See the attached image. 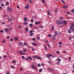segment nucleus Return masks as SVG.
<instances>
[{
    "mask_svg": "<svg viewBox=\"0 0 74 74\" xmlns=\"http://www.w3.org/2000/svg\"><path fill=\"white\" fill-rule=\"evenodd\" d=\"M70 29L74 32V24H72L70 27Z\"/></svg>",
    "mask_w": 74,
    "mask_h": 74,
    "instance_id": "obj_1",
    "label": "nucleus"
},
{
    "mask_svg": "<svg viewBox=\"0 0 74 74\" xmlns=\"http://www.w3.org/2000/svg\"><path fill=\"white\" fill-rule=\"evenodd\" d=\"M57 23L58 24V25H60V24H62L63 23L62 21L60 20H58L57 21Z\"/></svg>",
    "mask_w": 74,
    "mask_h": 74,
    "instance_id": "obj_2",
    "label": "nucleus"
},
{
    "mask_svg": "<svg viewBox=\"0 0 74 74\" xmlns=\"http://www.w3.org/2000/svg\"><path fill=\"white\" fill-rule=\"evenodd\" d=\"M34 57L35 58H37V59H41V57H40L39 56H34Z\"/></svg>",
    "mask_w": 74,
    "mask_h": 74,
    "instance_id": "obj_3",
    "label": "nucleus"
},
{
    "mask_svg": "<svg viewBox=\"0 0 74 74\" xmlns=\"http://www.w3.org/2000/svg\"><path fill=\"white\" fill-rule=\"evenodd\" d=\"M7 10H8V12H10V11H11V8H10V7H8L7 8Z\"/></svg>",
    "mask_w": 74,
    "mask_h": 74,
    "instance_id": "obj_4",
    "label": "nucleus"
},
{
    "mask_svg": "<svg viewBox=\"0 0 74 74\" xmlns=\"http://www.w3.org/2000/svg\"><path fill=\"white\" fill-rule=\"evenodd\" d=\"M50 56H52V55L51 54H48L47 56V57L48 58H50Z\"/></svg>",
    "mask_w": 74,
    "mask_h": 74,
    "instance_id": "obj_5",
    "label": "nucleus"
},
{
    "mask_svg": "<svg viewBox=\"0 0 74 74\" xmlns=\"http://www.w3.org/2000/svg\"><path fill=\"white\" fill-rule=\"evenodd\" d=\"M5 31L6 33H8L9 32V29L8 28H6L5 30Z\"/></svg>",
    "mask_w": 74,
    "mask_h": 74,
    "instance_id": "obj_6",
    "label": "nucleus"
},
{
    "mask_svg": "<svg viewBox=\"0 0 74 74\" xmlns=\"http://www.w3.org/2000/svg\"><path fill=\"white\" fill-rule=\"evenodd\" d=\"M19 53L20 54H21V55H26V53H23L22 51H20V52Z\"/></svg>",
    "mask_w": 74,
    "mask_h": 74,
    "instance_id": "obj_7",
    "label": "nucleus"
},
{
    "mask_svg": "<svg viewBox=\"0 0 74 74\" xmlns=\"http://www.w3.org/2000/svg\"><path fill=\"white\" fill-rule=\"evenodd\" d=\"M68 32L69 34L71 33V31L70 29H69L68 30Z\"/></svg>",
    "mask_w": 74,
    "mask_h": 74,
    "instance_id": "obj_8",
    "label": "nucleus"
},
{
    "mask_svg": "<svg viewBox=\"0 0 74 74\" xmlns=\"http://www.w3.org/2000/svg\"><path fill=\"white\" fill-rule=\"evenodd\" d=\"M41 23V21H40L39 22H35V25H38V24H40V23Z\"/></svg>",
    "mask_w": 74,
    "mask_h": 74,
    "instance_id": "obj_9",
    "label": "nucleus"
},
{
    "mask_svg": "<svg viewBox=\"0 0 74 74\" xmlns=\"http://www.w3.org/2000/svg\"><path fill=\"white\" fill-rule=\"evenodd\" d=\"M32 44L33 45H34V46H36V45H37V44L36 43H32Z\"/></svg>",
    "mask_w": 74,
    "mask_h": 74,
    "instance_id": "obj_10",
    "label": "nucleus"
},
{
    "mask_svg": "<svg viewBox=\"0 0 74 74\" xmlns=\"http://www.w3.org/2000/svg\"><path fill=\"white\" fill-rule=\"evenodd\" d=\"M29 35L30 36H33V35L34 34L33 33L29 32Z\"/></svg>",
    "mask_w": 74,
    "mask_h": 74,
    "instance_id": "obj_11",
    "label": "nucleus"
},
{
    "mask_svg": "<svg viewBox=\"0 0 74 74\" xmlns=\"http://www.w3.org/2000/svg\"><path fill=\"white\" fill-rule=\"evenodd\" d=\"M29 8V6H26L25 8V9H27Z\"/></svg>",
    "mask_w": 74,
    "mask_h": 74,
    "instance_id": "obj_12",
    "label": "nucleus"
},
{
    "mask_svg": "<svg viewBox=\"0 0 74 74\" xmlns=\"http://www.w3.org/2000/svg\"><path fill=\"white\" fill-rule=\"evenodd\" d=\"M54 33H55V35H56V36H58V33L56 31H55V32Z\"/></svg>",
    "mask_w": 74,
    "mask_h": 74,
    "instance_id": "obj_13",
    "label": "nucleus"
},
{
    "mask_svg": "<svg viewBox=\"0 0 74 74\" xmlns=\"http://www.w3.org/2000/svg\"><path fill=\"white\" fill-rule=\"evenodd\" d=\"M14 40H15L16 41H17L18 40V37H15L14 38Z\"/></svg>",
    "mask_w": 74,
    "mask_h": 74,
    "instance_id": "obj_14",
    "label": "nucleus"
},
{
    "mask_svg": "<svg viewBox=\"0 0 74 74\" xmlns=\"http://www.w3.org/2000/svg\"><path fill=\"white\" fill-rule=\"evenodd\" d=\"M57 60H58V62H60V59L59 58H58L56 59Z\"/></svg>",
    "mask_w": 74,
    "mask_h": 74,
    "instance_id": "obj_15",
    "label": "nucleus"
},
{
    "mask_svg": "<svg viewBox=\"0 0 74 74\" xmlns=\"http://www.w3.org/2000/svg\"><path fill=\"white\" fill-rule=\"evenodd\" d=\"M58 9H56L55 10V12L56 13H57V12H58Z\"/></svg>",
    "mask_w": 74,
    "mask_h": 74,
    "instance_id": "obj_16",
    "label": "nucleus"
},
{
    "mask_svg": "<svg viewBox=\"0 0 74 74\" xmlns=\"http://www.w3.org/2000/svg\"><path fill=\"white\" fill-rule=\"evenodd\" d=\"M63 8H67L68 7H67V6H63Z\"/></svg>",
    "mask_w": 74,
    "mask_h": 74,
    "instance_id": "obj_17",
    "label": "nucleus"
},
{
    "mask_svg": "<svg viewBox=\"0 0 74 74\" xmlns=\"http://www.w3.org/2000/svg\"><path fill=\"white\" fill-rule=\"evenodd\" d=\"M28 28L26 27V28L25 29L26 32H28Z\"/></svg>",
    "mask_w": 74,
    "mask_h": 74,
    "instance_id": "obj_18",
    "label": "nucleus"
},
{
    "mask_svg": "<svg viewBox=\"0 0 74 74\" xmlns=\"http://www.w3.org/2000/svg\"><path fill=\"white\" fill-rule=\"evenodd\" d=\"M27 18H24V21H27Z\"/></svg>",
    "mask_w": 74,
    "mask_h": 74,
    "instance_id": "obj_19",
    "label": "nucleus"
},
{
    "mask_svg": "<svg viewBox=\"0 0 74 74\" xmlns=\"http://www.w3.org/2000/svg\"><path fill=\"white\" fill-rule=\"evenodd\" d=\"M32 40L33 41H36V39L35 38H33L32 39Z\"/></svg>",
    "mask_w": 74,
    "mask_h": 74,
    "instance_id": "obj_20",
    "label": "nucleus"
},
{
    "mask_svg": "<svg viewBox=\"0 0 74 74\" xmlns=\"http://www.w3.org/2000/svg\"><path fill=\"white\" fill-rule=\"evenodd\" d=\"M23 25H27V23L26 22H24V23H23Z\"/></svg>",
    "mask_w": 74,
    "mask_h": 74,
    "instance_id": "obj_21",
    "label": "nucleus"
},
{
    "mask_svg": "<svg viewBox=\"0 0 74 74\" xmlns=\"http://www.w3.org/2000/svg\"><path fill=\"white\" fill-rule=\"evenodd\" d=\"M28 59H29L30 60H33V59L32 58V57H30L29 56H28Z\"/></svg>",
    "mask_w": 74,
    "mask_h": 74,
    "instance_id": "obj_22",
    "label": "nucleus"
},
{
    "mask_svg": "<svg viewBox=\"0 0 74 74\" xmlns=\"http://www.w3.org/2000/svg\"><path fill=\"white\" fill-rule=\"evenodd\" d=\"M34 31V30H31L30 31H29V33H33Z\"/></svg>",
    "mask_w": 74,
    "mask_h": 74,
    "instance_id": "obj_23",
    "label": "nucleus"
},
{
    "mask_svg": "<svg viewBox=\"0 0 74 74\" xmlns=\"http://www.w3.org/2000/svg\"><path fill=\"white\" fill-rule=\"evenodd\" d=\"M25 60H29V58L28 57L27 58H25Z\"/></svg>",
    "mask_w": 74,
    "mask_h": 74,
    "instance_id": "obj_24",
    "label": "nucleus"
},
{
    "mask_svg": "<svg viewBox=\"0 0 74 74\" xmlns=\"http://www.w3.org/2000/svg\"><path fill=\"white\" fill-rule=\"evenodd\" d=\"M47 12L48 14H50V15H52V14H50V13H49V10H48Z\"/></svg>",
    "mask_w": 74,
    "mask_h": 74,
    "instance_id": "obj_25",
    "label": "nucleus"
},
{
    "mask_svg": "<svg viewBox=\"0 0 74 74\" xmlns=\"http://www.w3.org/2000/svg\"><path fill=\"white\" fill-rule=\"evenodd\" d=\"M19 45H22V43L20 42L19 43Z\"/></svg>",
    "mask_w": 74,
    "mask_h": 74,
    "instance_id": "obj_26",
    "label": "nucleus"
},
{
    "mask_svg": "<svg viewBox=\"0 0 74 74\" xmlns=\"http://www.w3.org/2000/svg\"><path fill=\"white\" fill-rule=\"evenodd\" d=\"M39 72H41V71H42V69H39Z\"/></svg>",
    "mask_w": 74,
    "mask_h": 74,
    "instance_id": "obj_27",
    "label": "nucleus"
},
{
    "mask_svg": "<svg viewBox=\"0 0 74 74\" xmlns=\"http://www.w3.org/2000/svg\"><path fill=\"white\" fill-rule=\"evenodd\" d=\"M6 5H9V3L8 2H7L6 3Z\"/></svg>",
    "mask_w": 74,
    "mask_h": 74,
    "instance_id": "obj_28",
    "label": "nucleus"
},
{
    "mask_svg": "<svg viewBox=\"0 0 74 74\" xmlns=\"http://www.w3.org/2000/svg\"><path fill=\"white\" fill-rule=\"evenodd\" d=\"M67 21H63L64 23V24H66V23H67Z\"/></svg>",
    "mask_w": 74,
    "mask_h": 74,
    "instance_id": "obj_29",
    "label": "nucleus"
},
{
    "mask_svg": "<svg viewBox=\"0 0 74 74\" xmlns=\"http://www.w3.org/2000/svg\"><path fill=\"white\" fill-rule=\"evenodd\" d=\"M9 20L10 21H12V20H13V18H9Z\"/></svg>",
    "mask_w": 74,
    "mask_h": 74,
    "instance_id": "obj_30",
    "label": "nucleus"
},
{
    "mask_svg": "<svg viewBox=\"0 0 74 74\" xmlns=\"http://www.w3.org/2000/svg\"><path fill=\"white\" fill-rule=\"evenodd\" d=\"M37 65L38 67H40L41 66V65L40 64H38Z\"/></svg>",
    "mask_w": 74,
    "mask_h": 74,
    "instance_id": "obj_31",
    "label": "nucleus"
},
{
    "mask_svg": "<svg viewBox=\"0 0 74 74\" xmlns=\"http://www.w3.org/2000/svg\"><path fill=\"white\" fill-rule=\"evenodd\" d=\"M18 28H20V29H21V28H22V27H21V26H20L19 25H18Z\"/></svg>",
    "mask_w": 74,
    "mask_h": 74,
    "instance_id": "obj_32",
    "label": "nucleus"
},
{
    "mask_svg": "<svg viewBox=\"0 0 74 74\" xmlns=\"http://www.w3.org/2000/svg\"><path fill=\"white\" fill-rule=\"evenodd\" d=\"M42 1L43 2V3H45V0H42Z\"/></svg>",
    "mask_w": 74,
    "mask_h": 74,
    "instance_id": "obj_33",
    "label": "nucleus"
},
{
    "mask_svg": "<svg viewBox=\"0 0 74 74\" xmlns=\"http://www.w3.org/2000/svg\"><path fill=\"white\" fill-rule=\"evenodd\" d=\"M48 70H51V71H53V69H51L50 68H48Z\"/></svg>",
    "mask_w": 74,
    "mask_h": 74,
    "instance_id": "obj_34",
    "label": "nucleus"
},
{
    "mask_svg": "<svg viewBox=\"0 0 74 74\" xmlns=\"http://www.w3.org/2000/svg\"><path fill=\"white\" fill-rule=\"evenodd\" d=\"M30 25L31 27H33V24H30Z\"/></svg>",
    "mask_w": 74,
    "mask_h": 74,
    "instance_id": "obj_35",
    "label": "nucleus"
},
{
    "mask_svg": "<svg viewBox=\"0 0 74 74\" xmlns=\"http://www.w3.org/2000/svg\"><path fill=\"white\" fill-rule=\"evenodd\" d=\"M37 40H40V37L37 36Z\"/></svg>",
    "mask_w": 74,
    "mask_h": 74,
    "instance_id": "obj_36",
    "label": "nucleus"
},
{
    "mask_svg": "<svg viewBox=\"0 0 74 74\" xmlns=\"http://www.w3.org/2000/svg\"><path fill=\"white\" fill-rule=\"evenodd\" d=\"M29 1L30 3H32V1L31 0H29Z\"/></svg>",
    "mask_w": 74,
    "mask_h": 74,
    "instance_id": "obj_37",
    "label": "nucleus"
},
{
    "mask_svg": "<svg viewBox=\"0 0 74 74\" xmlns=\"http://www.w3.org/2000/svg\"><path fill=\"white\" fill-rule=\"evenodd\" d=\"M61 1L62 2V3H64V4H65V2H64V1H63V0H61Z\"/></svg>",
    "mask_w": 74,
    "mask_h": 74,
    "instance_id": "obj_38",
    "label": "nucleus"
},
{
    "mask_svg": "<svg viewBox=\"0 0 74 74\" xmlns=\"http://www.w3.org/2000/svg\"><path fill=\"white\" fill-rule=\"evenodd\" d=\"M48 37H51V36H52V35H51V34H50L48 35Z\"/></svg>",
    "mask_w": 74,
    "mask_h": 74,
    "instance_id": "obj_39",
    "label": "nucleus"
},
{
    "mask_svg": "<svg viewBox=\"0 0 74 74\" xmlns=\"http://www.w3.org/2000/svg\"><path fill=\"white\" fill-rule=\"evenodd\" d=\"M62 43H63V42H59L58 44H59L60 45V44H62Z\"/></svg>",
    "mask_w": 74,
    "mask_h": 74,
    "instance_id": "obj_40",
    "label": "nucleus"
},
{
    "mask_svg": "<svg viewBox=\"0 0 74 74\" xmlns=\"http://www.w3.org/2000/svg\"><path fill=\"white\" fill-rule=\"evenodd\" d=\"M10 41H13V38H11L10 39Z\"/></svg>",
    "mask_w": 74,
    "mask_h": 74,
    "instance_id": "obj_41",
    "label": "nucleus"
},
{
    "mask_svg": "<svg viewBox=\"0 0 74 74\" xmlns=\"http://www.w3.org/2000/svg\"><path fill=\"white\" fill-rule=\"evenodd\" d=\"M71 12H74V8L71 11Z\"/></svg>",
    "mask_w": 74,
    "mask_h": 74,
    "instance_id": "obj_42",
    "label": "nucleus"
},
{
    "mask_svg": "<svg viewBox=\"0 0 74 74\" xmlns=\"http://www.w3.org/2000/svg\"><path fill=\"white\" fill-rule=\"evenodd\" d=\"M34 21H33V19H32L31 20V22H32V23H33Z\"/></svg>",
    "mask_w": 74,
    "mask_h": 74,
    "instance_id": "obj_43",
    "label": "nucleus"
},
{
    "mask_svg": "<svg viewBox=\"0 0 74 74\" xmlns=\"http://www.w3.org/2000/svg\"><path fill=\"white\" fill-rule=\"evenodd\" d=\"M33 68L35 70H36V67H35V66H34V65H33Z\"/></svg>",
    "mask_w": 74,
    "mask_h": 74,
    "instance_id": "obj_44",
    "label": "nucleus"
},
{
    "mask_svg": "<svg viewBox=\"0 0 74 74\" xmlns=\"http://www.w3.org/2000/svg\"><path fill=\"white\" fill-rule=\"evenodd\" d=\"M47 46H48V47H49V48H50V46L49 45V44H47Z\"/></svg>",
    "mask_w": 74,
    "mask_h": 74,
    "instance_id": "obj_45",
    "label": "nucleus"
},
{
    "mask_svg": "<svg viewBox=\"0 0 74 74\" xmlns=\"http://www.w3.org/2000/svg\"><path fill=\"white\" fill-rule=\"evenodd\" d=\"M45 49H46V50H47V47H46V45L45 46Z\"/></svg>",
    "mask_w": 74,
    "mask_h": 74,
    "instance_id": "obj_46",
    "label": "nucleus"
},
{
    "mask_svg": "<svg viewBox=\"0 0 74 74\" xmlns=\"http://www.w3.org/2000/svg\"><path fill=\"white\" fill-rule=\"evenodd\" d=\"M3 57L4 58H7V56H6V55H4L3 56Z\"/></svg>",
    "mask_w": 74,
    "mask_h": 74,
    "instance_id": "obj_47",
    "label": "nucleus"
},
{
    "mask_svg": "<svg viewBox=\"0 0 74 74\" xmlns=\"http://www.w3.org/2000/svg\"><path fill=\"white\" fill-rule=\"evenodd\" d=\"M1 5L2 6V7H4V4H1Z\"/></svg>",
    "mask_w": 74,
    "mask_h": 74,
    "instance_id": "obj_48",
    "label": "nucleus"
},
{
    "mask_svg": "<svg viewBox=\"0 0 74 74\" xmlns=\"http://www.w3.org/2000/svg\"><path fill=\"white\" fill-rule=\"evenodd\" d=\"M12 62H14V63H15L16 62V61H15V60H13V61H12Z\"/></svg>",
    "mask_w": 74,
    "mask_h": 74,
    "instance_id": "obj_49",
    "label": "nucleus"
},
{
    "mask_svg": "<svg viewBox=\"0 0 74 74\" xmlns=\"http://www.w3.org/2000/svg\"><path fill=\"white\" fill-rule=\"evenodd\" d=\"M60 19V20H62L63 19V17H61Z\"/></svg>",
    "mask_w": 74,
    "mask_h": 74,
    "instance_id": "obj_50",
    "label": "nucleus"
},
{
    "mask_svg": "<svg viewBox=\"0 0 74 74\" xmlns=\"http://www.w3.org/2000/svg\"><path fill=\"white\" fill-rule=\"evenodd\" d=\"M24 45H27V44H26V43L25 42L24 43Z\"/></svg>",
    "mask_w": 74,
    "mask_h": 74,
    "instance_id": "obj_51",
    "label": "nucleus"
},
{
    "mask_svg": "<svg viewBox=\"0 0 74 74\" xmlns=\"http://www.w3.org/2000/svg\"><path fill=\"white\" fill-rule=\"evenodd\" d=\"M8 38H10V36H9L7 37V39H8Z\"/></svg>",
    "mask_w": 74,
    "mask_h": 74,
    "instance_id": "obj_52",
    "label": "nucleus"
},
{
    "mask_svg": "<svg viewBox=\"0 0 74 74\" xmlns=\"http://www.w3.org/2000/svg\"><path fill=\"white\" fill-rule=\"evenodd\" d=\"M40 28H41V29H42L43 28V26H41L40 27Z\"/></svg>",
    "mask_w": 74,
    "mask_h": 74,
    "instance_id": "obj_53",
    "label": "nucleus"
},
{
    "mask_svg": "<svg viewBox=\"0 0 74 74\" xmlns=\"http://www.w3.org/2000/svg\"><path fill=\"white\" fill-rule=\"evenodd\" d=\"M23 52H25L26 51V49H24L23 51Z\"/></svg>",
    "mask_w": 74,
    "mask_h": 74,
    "instance_id": "obj_54",
    "label": "nucleus"
},
{
    "mask_svg": "<svg viewBox=\"0 0 74 74\" xmlns=\"http://www.w3.org/2000/svg\"><path fill=\"white\" fill-rule=\"evenodd\" d=\"M56 53H57L58 54V53H59V51H57L56 52Z\"/></svg>",
    "mask_w": 74,
    "mask_h": 74,
    "instance_id": "obj_55",
    "label": "nucleus"
},
{
    "mask_svg": "<svg viewBox=\"0 0 74 74\" xmlns=\"http://www.w3.org/2000/svg\"><path fill=\"white\" fill-rule=\"evenodd\" d=\"M0 32H1V33H3V30H1Z\"/></svg>",
    "mask_w": 74,
    "mask_h": 74,
    "instance_id": "obj_56",
    "label": "nucleus"
},
{
    "mask_svg": "<svg viewBox=\"0 0 74 74\" xmlns=\"http://www.w3.org/2000/svg\"><path fill=\"white\" fill-rule=\"evenodd\" d=\"M22 59H25V57H24V56H22Z\"/></svg>",
    "mask_w": 74,
    "mask_h": 74,
    "instance_id": "obj_57",
    "label": "nucleus"
},
{
    "mask_svg": "<svg viewBox=\"0 0 74 74\" xmlns=\"http://www.w3.org/2000/svg\"><path fill=\"white\" fill-rule=\"evenodd\" d=\"M2 10V8L0 6V10Z\"/></svg>",
    "mask_w": 74,
    "mask_h": 74,
    "instance_id": "obj_58",
    "label": "nucleus"
},
{
    "mask_svg": "<svg viewBox=\"0 0 74 74\" xmlns=\"http://www.w3.org/2000/svg\"><path fill=\"white\" fill-rule=\"evenodd\" d=\"M32 51H34L35 50H34V49L33 48L32 49Z\"/></svg>",
    "mask_w": 74,
    "mask_h": 74,
    "instance_id": "obj_59",
    "label": "nucleus"
},
{
    "mask_svg": "<svg viewBox=\"0 0 74 74\" xmlns=\"http://www.w3.org/2000/svg\"><path fill=\"white\" fill-rule=\"evenodd\" d=\"M67 14H70V12H67Z\"/></svg>",
    "mask_w": 74,
    "mask_h": 74,
    "instance_id": "obj_60",
    "label": "nucleus"
},
{
    "mask_svg": "<svg viewBox=\"0 0 74 74\" xmlns=\"http://www.w3.org/2000/svg\"><path fill=\"white\" fill-rule=\"evenodd\" d=\"M46 42V43H48V40H46V41H45Z\"/></svg>",
    "mask_w": 74,
    "mask_h": 74,
    "instance_id": "obj_61",
    "label": "nucleus"
},
{
    "mask_svg": "<svg viewBox=\"0 0 74 74\" xmlns=\"http://www.w3.org/2000/svg\"><path fill=\"white\" fill-rule=\"evenodd\" d=\"M20 70H21V71H22V67L21 68Z\"/></svg>",
    "mask_w": 74,
    "mask_h": 74,
    "instance_id": "obj_62",
    "label": "nucleus"
},
{
    "mask_svg": "<svg viewBox=\"0 0 74 74\" xmlns=\"http://www.w3.org/2000/svg\"><path fill=\"white\" fill-rule=\"evenodd\" d=\"M5 42V40H3V41H2V43H3V42Z\"/></svg>",
    "mask_w": 74,
    "mask_h": 74,
    "instance_id": "obj_63",
    "label": "nucleus"
},
{
    "mask_svg": "<svg viewBox=\"0 0 74 74\" xmlns=\"http://www.w3.org/2000/svg\"><path fill=\"white\" fill-rule=\"evenodd\" d=\"M56 35H54V36H53V37H56Z\"/></svg>",
    "mask_w": 74,
    "mask_h": 74,
    "instance_id": "obj_64",
    "label": "nucleus"
}]
</instances>
